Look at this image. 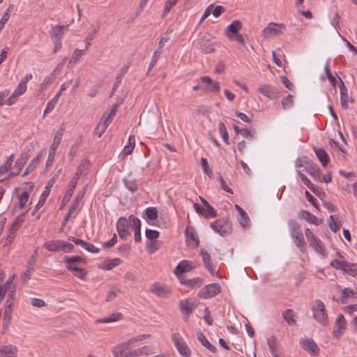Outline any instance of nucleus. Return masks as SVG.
I'll use <instances>...</instances> for the list:
<instances>
[{
  "mask_svg": "<svg viewBox=\"0 0 357 357\" xmlns=\"http://www.w3.org/2000/svg\"><path fill=\"white\" fill-rule=\"evenodd\" d=\"M339 259H333L331 261V266L335 269H340L344 273L355 276L357 275V264H352L347 261L344 257L339 252L336 253Z\"/></svg>",
  "mask_w": 357,
  "mask_h": 357,
  "instance_id": "f257e3e1",
  "label": "nucleus"
},
{
  "mask_svg": "<svg viewBox=\"0 0 357 357\" xmlns=\"http://www.w3.org/2000/svg\"><path fill=\"white\" fill-rule=\"evenodd\" d=\"M213 231L218 233L222 236H228L231 233V223L229 218H223L218 219L211 224Z\"/></svg>",
  "mask_w": 357,
  "mask_h": 357,
  "instance_id": "f03ea898",
  "label": "nucleus"
},
{
  "mask_svg": "<svg viewBox=\"0 0 357 357\" xmlns=\"http://www.w3.org/2000/svg\"><path fill=\"white\" fill-rule=\"evenodd\" d=\"M63 261L66 264V268L69 271H74L75 273V275L77 277H78L81 279L84 278L85 275L87 273L86 271L83 268H80L76 266L73 265V262L84 261V259L81 257H79V256H73V257L65 256L63 257Z\"/></svg>",
  "mask_w": 357,
  "mask_h": 357,
  "instance_id": "7ed1b4c3",
  "label": "nucleus"
},
{
  "mask_svg": "<svg viewBox=\"0 0 357 357\" xmlns=\"http://www.w3.org/2000/svg\"><path fill=\"white\" fill-rule=\"evenodd\" d=\"M288 225L291 237L294 239V242L297 246L301 248V251H303L304 241L300 225L294 220H289Z\"/></svg>",
  "mask_w": 357,
  "mask_h": 357,
  "instance_id": "20e7f679",
  "label": "nucleus"
},
{
  "mask_svg": "<svg viewBox=\"0 0 357 357\" xmlns=\"http://www.w3.org/2000/svg\"><path fill=\"white\" fill-rule=\"evenodd\" d=\"M220 291V285L218 283H212L202 288L198 294V296L203 299H207L215 296Z\"/></svg>",
  "mask_w": 357,
  "mask_h": 357,
  "instance_id": "39448f33",
  "label": "nucleus"
},
{
  "mask_svg": "<svg viewBox=\"0 0 357 357\" xmlns=\"http://www.w3.org/2000/svg\"><path fill=\"white\" fill-rule=\"evenodd\" d=\"M213 39V37L209 33H206L200 38L199 44L200 50L203 53L209 54L215 50Z\"/></svg>",
  "mask_w": 357,
  "mask_h": 357,
  "instance_id": "423d86ee",
  "label": "nucleus"
},
{
  "mask_svg": "<svg viewBox=\"0 0 357 357\" xmlns=\"http://www.w3.org/2000/svg\"><path fill=\"white\" fill-rule=\"evenodd\" d=\"M172 340L181 355L185 357H189L190 356V349L187 346L183 339L179 335V334L173 333L172 335Z\"/></svg>",
  "mask_w": 357,
  "mask_h": 357,
  "instance_id": "0eeeda50",
  "label": "nucleus"
},
{
  "mask_svg": "<svg viewBox=\"0 0 357 357\" xmlns=\"http://www.w3.org/2000/svg\"><path fill=\"white\" fill-rule=\"evenodd\" d=\"M316 310H314V318L320 324L325 325L328 323V314L326 310L325 305L321 301H316Z\"/></svg>",
  "mask_w": 357,
  "mask_h": 357,
  "instance_id": "6e6552de",
  "label": "nucleus"
},
{
  "mask_svg": "<svg viewBox=\"0 0 357 357\" xmlns=\"http://www.w3.org/2000/svg\"><path fill=\"white\" fill-rule=\"evenodd\" d=\"M347 320L343 314H340L335 322L334 330L333 331V336L336 339H339L347 329Z\"/></svg>",
  "mask_w": 357,
  "mask_h": 357,
  "instance_id": "1a4fd4ad",
  "label": "nucleus"
},
{
  "mask_svg": "<svg viewBox=\"0 0 357 357\" xmlns=\"http://www.w3.org/2000/svg\"><path fill=\"white\" fill-rule=\"evenodd\" d=\"M284 29L285 25L284 24L271 22L262 31V36L266 38L271 36L280 35Z\"/></svg>",
  "mask_w": 357,
  "mask_h": 357,
  "instance_id": "9d476101",
  "label": "nucleus"
},
{
  "mask_svg": "<svg viewBox=\"0 0 357 357\" xmlns=\"http://www.w3.org/2000/svg\"><path fill=\"white\" fill-rule=\"evenodd\" d=\"M150 291L153 294L162 298L168 297L171 291L165 284H162L159 282L153 283L150 287Z\"/></svg>",
  "mask_w": 357,
  "mask_h": 357,
  "instance_id": "9b49d317",
  "label": "nucleus"
},
{
  "mask_svg": "<svg viewBox=\"0 0 357 357\" xmlns=\"http://www.w3.org/2000/svg\"><path fill=\"white\" fill-rule=\"evenodd\" d=\"M259 92L269 99H276L279 97L280 93L278 89L268 84H261L258 88Z\"/></svg>",
  "mask_w": 357,
  "mask_h": 357,
  "instance_id": "f8f14e48",
  "label": "nucleus"
},
{
  "mask_svg": "<svg viewBox=\"0 0 357 357\" xmlns=\"http://www.w3.org/2000/svg\"><path fill=\"white\" fill-rule=\"evenodd\" d=\"M193 206L197 213L201 214L206 218H215L218 215L216 211L210 204L206 207H202L195 203Z\"/></svg>",
  "mask_w": 357,
  "mask_h": 357,
  "instance_id": "ddd939ff",
  "label": "nucleus"
},
{
  "mask_svg": "<svg viewBox=\"0 0 357 357\" xmlns=\"http://www.w3.org/2000/svg\"><path fill=\"white\" fill-rule=\"evenodd\" d=\"M200 81L205 84L204 89L210 92L218 93L220 90V83L213 80L208 76H202L200 77Z\"/></svg>",
  "mask_w": 357,
  "mask_h": 357,
  "instance_id": "4468645a",
  "label": "nucleus"
},
{
  "mask_svg": "<svg viewBox=\"0 0 357 357\" xmlns=\"http://www.w3.org/2000/svg\"><path fill=\"white\" fill-rule=\"evenodd\" d=\"M242 28V23L240 20H234L229 25L225 31V35L229 40L232 37L238 33Z\"/></svg>",
  "mask_w": 357,
  "mask_h": 357,
  "instance_id": "2eb2a0df",
  "label": "nucleus"
},
{
  "mask_svg": "<svg viewBox=\"0 0 357 357\" xmlns=\"http://www.w3.org/2000/svg\"><path fill=\"white\" fill-rule=\"evenodd\" d=\"M195 266L192 265V263L188 260L181 261L175 268L174 273L180 278V275L190 271L193 269Z\"/></svg>",
  "mask_w": 357,
  "mask_h": 357,
  "instance_id": "dca6fc26",
  "label": "nucleus"
},
{
  "mask_svg": "<svg viewBox=\"0 0 357 357\" xmlns=\"http://www.w3.org/2000/svg\"><path fill=\"white\" fill-rule=\"evenodd\" d=\"M63 241L52 240L47 241L44 244V248L50 252L63 251Z\"/></svg>",
  "mask_w": 357,
  "mask_h": 357,
  "instance_id": "f3484780",
  "label": "nucleus"
},
{
  "mask_svg": "<svg viewBox=\"0 0 357 357\" xmlns=\"http://www.w3.org/2000/svg\"><path fill=\"white\" fill-rule=\"evenodd\" d=\"M17 349L9 344L0 346V357H16Z\"/></svg>",
  "mask_w": 357,
  "mask_h": 357,
  "instance_id": "a211bd4d",
  "label": "nucleus"
},
{
  "mask_svg": "<svg viewBox=\"0 0 357 357\" xmlns=\"http://www.w3.org/2000/svg\"><path fill=\"white\" fill-rule=\"evenodd\" d=\"M314 250L319 255L321 260L325 259L328 256V252L323 243L314 237Z\"/></svg>",
  "mask_w": 357,
  "mask_h": 357,
  "instance_id": "6ab92c4d",
  "label": "nucleus"
},
{
  "mask_svg": "<svg viewBox=\"0 0 357 357\" xmlns=\"http://www.w3.org/2000/svg\"><path fill=\"white\" fill-rule=\"evenodd\" d=\"M152 354H153V352L151 351V348L148 346H144L137 349L128 351L127 356L137 357L139 356H148Z\"/></svg>",
  "mask_w": 357,
  "mask_h": 357,
  "instance_id": "aec40b11",
  "label": "nucleus"
},
{
  "mask_svg": "<svg viewBox=\"0 0 357 357\" xmlns=\"http://www.w3.org/2000/svg\"><path fill=\"white\" fill-rule=\"evenodd\" d=\"M340 79H341L340 78ZM340 82H341V84L340 86V89L341 103H342V107L344 109H347L348 102H353L354 100L351 98L349 99V96L347 94V89L345 87L344 82L342 80H340Z\"/></svg>",
  "mask_w": 357,
  "mask_h": 357,
  "instance_id": "412c9836",
  "label": "nucleus"
},
{
  "mask_svg": "<svg viewBox=\"0 0 357 357\" xmlns=\"http://www.w3.org/2000/svg\"><path fill=\"white\" fill-rule=\"evenodd\" d=\"M314 151L316 154L317 159L321 162V165L323 167H326L330 160V158H329V156H328L327 152L323 149H315V148H314Z\"/></svg>",
  "mask_w": 357,
  "mask_h": 357,
  "instance_id": "4be33fe9",
  "label": "nucleus"
},
{
  "mask_svg": "<svg viewBox=\"0 0 357 357\" xmlns=\"http://www.w3.org/2000/svg\"><path fill=\"white\" fill-rule=\"evenodd\" d=\"M131 218H136L134 215H130L128 219L121 217L119 219L116 223V227L123 228L127 231H130L133 229L132 220Z\"/></svg>",
  "mask_w": 357,
  "mask_h": 357,
  "instance_id": "5701e85b",
  "label": "nucleus"
},
{
  "mask_svg": "<svg viewBox=\"0 0 357 357\" xmlns=\"http://www.w3.org/2000/svg\"><path fill=\"white\" fill-rule=\"evenodd\" d=\"M128 351L123 342L114 347L112 350L114 357H128L127 356Z\"/></svg>",
  "mask_w": 357,
  "mask_h": 357,
  "instance_id": "b1692460",
  "label": "nucleus"
},
{
  "mask_svg": "<svg viewBox=\"0 0 357 357\" xmlns=\"http://www.w3.org/2000/svg\"><path fill=\"white\" fill-rule=\"evenodd\" d=\"M179 305L181 310L188 314H191L197 307L195 303H190L188 299L181 301Z\"/></svg>",
  "mask_w": 357,
  "mask_h": 357,
  "instance_id": "393cba45",
  "label": "nucleus"
},
{
  "mask_svg": "<svg viewBox=\"0 0 357 357\" xmlns=\"http://www.w3.org/2000/svg\"><path fill=\"white\" fill-rule=\"evenodd\" d=\"M328 100H329V98H328V96L326 95V94H323L320 98V100H318V103L319 105H321L323 104L324 105V107H320L319 109H328L329 111L331 112V114L332 115V116L335 119L337 120V114H335V112L333 111V107L331 105H330L328 104Z\"/></svg>",
  "mask_w": 357,
  "mask_h": 357,
  "instance_id": "a878e982",
  "label": "nucleus"
},
{
  "mask_svg": "<svg viewBox=\"0 0 357 357\" xmlns=\"http://www.w3.org/2000/svg\"><path fill=\"white\" fill-rule=\"evenodd\" d=\"M123 315L120 312L113 313L109 315L108 317H105L103 319H98L96 320V324H108L111 322H114L122 319Z\"/></svg>",
  "mask_w": 357,
  "mask_h": 357,
  "instance_id": "bb28decb",
  "label": "nucleus"
},
{
  "mask_svg": "<svg viewBox=\"0 0 357 357\" xmlns=\"http://www.w3.org/2000/svg\"><path fill=\"white\" fill-rule=\"evenodd\" d=\"M201 255L202 256L203 262L206 268L210 272L211 275H214L215 269L211 263V257L206 251L202 250Z\"/></svg>",
  "mask_w": 357,
  "mask_h": 357,
  "instance_id": "cd10ccee",
  "label": "nucleus"
},
{
  "mask_svg": "<svg viewBox=\"0 0 357 357\" xmlns=\"http://www.w3.org/2000/svg\"><path fill=\"white\" fill-rule=\"evenodd\" d=\"M132 220L133 229L135 231V241L139 243L142 240L141 237V221L137 218H131Z\"/></svg>",
  "mask_w": 357,
  "mask_h": 357,
  "instance_id": "c85d7f7f",
  "label": "nucleus"
},
{
  "mask_svg": "<svg viewBox=\"0 0 357 357\" xmlns=\"http://www.w3.org/2000/svg\"><path fill=\"white\" fill-rule=\"evenodd\" d=\"M28 160V157L26 154H21L20 158L15 161L14 169L16 170L15 172H13L12 174L17 175L21 171L22 168L24 167L25 163Z\"/></svg>",
  "mask_w": 357,
  "mask_h": 357,
  "instance_id": "c756f323",
  "label": "nucleus"
},
{
  "mask_svg": "<svg viewBox=\"0 0 357 357\" xmlns=\"http://www.w3.org/2000/svg\"><path fill=\"white\" fill-rule=\"evenodd\" d=\"M77 184V177L73 178L63 197V202H68L73 195V191Z\"/></svg>",
  "mask_w": 357,
  "mask_h": 357,
  "instance_id": "7c9ffc66",
  "label": "nucleus"
},
{
  "mask_svg": "<svg viewBox=\"0 0 357 357\" xmlns=\"http://www.w3.org/2000/svg\"><path fill=\"white\" fill-rule=\"evenodd\" d=\"M110 123H111L109 122V119L105 120V119H103V122H99L96 126V128L94 130L95 135H98V137H101V136L105 132L106 129L107 128L108 126Z\"/></svg>",
  "mask_w": 357,
  "mask_h": 357,
  "instance_id": "2f4dec72",
  "label": "nucleus"
},
{
  "mask_svg": "<svg viewBox=\"0 0 357 357\" xmlns=\"http://www.w3.org/2000/svg\"><path fill=\"white\" fill-rule=\"evenodd\" d=\"M197 339L198 340L202 343L203 346L206 347L209 351H211L213 353H215L216 351V348L213 345H212L208 340L206 338L205 335L199 332L197 333Z\"/></svg>",
  "mask_w": 357,
  "mask_h": 357,
  "instance_id": "473e14b6",
  "label": "nucleus"
},
{
  "mask_svg": "<svg viewBox=\"0 0 357 357\" xmlns=\"http://www.w3.org/2000/svg\"><path fill=\"white\" fill-rule=\"evenodd\" d=\"M294 312L291 309L286 310L282 313V317L284 320L289 325H296V320L294 319Z\"/></svg>",
  "mask_w": 357,
  "mask_h": 357,
  "instance_id": "72a5a7b5",
  "label": "nucleus"
},
{
  "mask_svg": "<svg viewBox=\"0 0 357 357\" xmlns=\"http://www.w3.org/2000/svg\"><path fill=\"white\" fill-rule=\"evenodd\" d=\"M36 263V259L33 257L26 263V270L24 273V280H29L31 277V273L34 269V265Z\"/></svg>",
  "mask_w": 357,
  "mask_h": 357,
  "instance_id": "f704fd0d",
  "label": "nucleus"
},
{
  "mask_svg": "<svg viewBox=\"0 0 357 357\" xmlns=\"http://www.w3.org/2000/svg\"><path fill=\"white\" fill-rule=\"evenodd\" d=\"M121 262V261L119 258H114L110 260H107L104 262V264L101 266V268L105 270H112L113 268L119 265Z\"/></svg>",
  "mask_w": 357,
  "mask_h": 357,
  "instance_id": "c9c22d12",
  "label": "nucleus"
},
{
  "mask_svg": "<svg viewBox=\"0 0 357 357\" xmlns=\"http://www.w3.org/2000/svg\"><path fill=\"white\" fill-rule=\"evenodd\" d=\"M150 337V335L149 334H143V335H137L136 337H133L129 340H128L127 341L123 342L124 344V345L127 347V349H128V348L130 347V345H132V344L137 342H139V341H142L143 340H145V339H147Z\"/></svg>",
  "mask_w": 357,
  "mask_h": 357,
  "instance_id": "e433bc0d",
  "label": "nucleus"
},
{
  "mask_svg": "<svg viewBox=\"0 0 357 357\" xmlns=\"http://www.w3.org/2000/svg\"><path fill=\"white\" fill-rule=\"evenodd\" d=\"M238 220L243 228L245 229L248 226L250 219L244 210H241V211L238 213Z\"/></svg>",
  "mask_w": 357,
  "mask_h": 357,
  "instance_id": "4c0bfd02",
  "label": "nucleus"
},
{
  "mask_svg": "<svg viewBox=\"0 0 357 357\" xmlns=\"http://www.w3.org/2000/svg\"><path fill=\"white\" fill-rule=\"evenodd\" d=\"M301 347L312 354V340L310 338H301L299 340Z\"/></svg>",
  "mask_w": 357,
  "mask_h": 357,
  "instance_id": "58836bf2",
  "label": "nucleus"
},
{
  "mask_svg": "<svg viewBox=\"0 0 357 357\" xmlns=\"http://www.w3.org/2000/svg\"><path fill=\"white\" fill-rule=\"evenodd\" d=\"M179 280L182 284H185L190 287L200 286L202 283V279L199 278H195L190 280H183L182 278H180Z\"/></svg>",
  "mask_w": 357,
  "mask_h": 357,
  "instance_id": "ea45409f",
  "label": "nucleus"
},
{
  "mask_svg": "<svg viewBox=\"0 0 357 357\" xmlns=\"http://www.w3.org/2000/svg\"><path fill=\"white\" fill-rule=\"evenodd\" d=\"M52 40H61L63 36V31L61 26H54L50 33Z\"/></svg>",
  "mask_w": 357,
  "mask_h": 357,
  "instance_id": "a19ab883",
  "label": "nucleus"
},
{
  "mask_svg": "<svg viewBox=\"0 0 357 357\" xmlns=\"http://www.w3.org/2000/svg\"><path fill=\"white\" fill-rule=\"evenodd\" d=\"M39 163V155L36 157L34 159L32 160L31 163L27 166L26 169L24 170L22 176H26L31 172H32L37 167V165Z\"/></svg>",
  "mask_w": 357,
  "mask_h": 357,
  "instance_id": "79ce46f5",
  "label": "nucleus"
},
{
  "mask_svg": "<svg viewBox=\"0 0 357 357\" xmlns=\"http://www.w3.org/2000/svg\"><path fill=\"white\" fill-rule=\"evenodd\" d=\"M356 291L349 288H344L342 291L341 298L342 302L346 303L349 298L354 297Z\"/></svg>",
  "mask_w": 357,
  "mask_h": 357,
  "instance_id": "37998d69",
  "label": "nucleus"
},
{
  "mask_svg": "<svg viewBox=\"0 0 357 357\" xmlns=\"http://www.w3.org/2000/svg\"><path fill=\"white\" fill-rule=\"evenodd\" d=\"M298 218L300 220H305L310 224H312V215L305 210H301L298 213Z\"/></svg>",
  "mask_w": 357,
  "mask_h": 357,
  "instance_id": "c03bdc74",
  "label": "nucleus"
},
{
  "mask_svg": "<svg viewBox=\"0 0 357 357\" xmlns=\"http://www.w3.org/2000/svg\"><path fill=\"white\" fill-rule=\"evenodd\" d=\"M50 190L48 189V187L47 186L45 188V190L42 193V195H41V196H40V197L39 199V201H38V202L37 203V204L36 206V210H38L40 208H41L44 205V204H45V202L46 201V199H47V197H48V195L50 194Z\"/></svg>",
  "mask_w": 357,
  "mask_h": 357,
  "instance_id": "a18cd8bd",
  "label": "nucleus"
},
{
  "mask_svg": "<svg viewBox=\"0 0 357 357\" xmlns=\"http://www.w3.org/2000/svg\"><path fill=\"white\" fill-rule=\"evenodd\" d=\"M13 305V301L11 299L10 301L8 298L6 303V307L4 310V319L9 320L12 315V306Z\"/></svg>",
  "mask_w": 357,
  "mask_h": 357,
  "instance_id": "49530a36",
  "label": "nucleus"
},
{
  "mask_svg": "<svg viewBox=\"0 0 357 357\" xmlns=\"http://www.w3.org/2000/svg\"><path fill=\"white\" fill-rule=\"evenodd\" d=\"M83 52L84 50H79V49H75L70 61H69V63H68V67L69 68L70 67V65L71 63H75L76 62H77V61L80 59V57L82 56L83 54Z\"/></svg>",
  "mask_w": 357,
  "mask_h": 357,
  "instance_id": "de8ad7c7",
  "label": "nucleus"
},
{
  "mask_svg": "<svg viewBox=\"0 0 357 357\" xmlns=\"http://www.w3.org/2000/svg\"><path fill=\"white\" fill-rule=\"evenodd\" d=\"M29 197V194L27 192H23L18 196L19 199V204L18 207L19 208L22 209L25 204L28 202Z\"/></svg>",
  "mask_w": 357,
  "mask_h": 357,
  "instance_id": "09e8293b",
  "label": "nucleus"
},
{
  "mask_svg": "<svg viewBox=\"0 0 357 357\" xmlns=\"http://www.w3.org/2000/svg\"><path fill=\"white\" fill-rule=\"evenodd\" d=\"M219 132H220V134L221 135V137H222L223 141L226 144H228L229 135H228L225 125L222 122L220 123V124H219Z\"/></svg>",
  "mask_w": 357,
  "mask_h": 357,
  "instance_id": "8fccbe9b",
  "label": "nucleus"
},
{
  "mask_svg": "<svg viewBox=\"0 0 357 357\" xmlns=\"http://www.w3.org/2000/svg\"><path fill=\"white\" fill-rule=\"evenodd\" d=\"M146 215L149 219L155 220L158 218V211L154 207L147 208L146 209Z\"/></svg>",
  "mask_w": 357,
  "mask_h": 357,
  "instance_id": "3c124183",
  "label": "nucleus"
},
{
  "mask_svg": "<svg viewBox=\"0 0 357 357\" xmlns=\"http://www.w3.org/2000/svg\"><path fill=\"white\" fill-rule=\"evenodd\" d=\"M13 10V5L9 6V7L7 8V10L3 13L1 20L0 23H1V25L4 26L5 24L8 22L9 17H10V13Z\"/></svg>",
  "mask_w": 357,
  "mask_h": 357,
  "instance_id": "603ef678",
  "label": "nucleus"
},
{
  "mask_svg": "<svg viewBox=\"0 0 357 357\" xmlns=\"http://www.w3.org/2000/svg\"><path fill=\"white\" fill-rule=\"evenodd\" d=\"M282 104L284 109H289L293 105V96L289 95L287 97L283 98Z\"/></svg>",
  "mask_w": 357,
  "mask_h": 357,
  "instance_id": "864d4df0",
  "label": "nucleus"
},
{
  "mask_svg": "<svg viewBox=\"0 0 357 357\" xmlns=\"http://www.w3.org/2000/svg\"><path fill=\"white\" fill-rule=\"evenodd\" d=\"M324 70H325V72L326 73V75H327V77H328L329 82H331V84L333 86H335L336 84V79H335V77H333L331 73L328 63H326V65L324 66Z\"/></svg>",
  "mask_w": 357,
  "mask_h": 357,
  "instance_id": "5fc2aeb1",
  "label": "nucleus"
},
{
  "mask_svg": "<svg viewBox=\"0 0 357 357\" xmlns=\"http://www.w3.org/2000/svg\"><path fill=\"white\" fill-rule=\"evenodd\" d=\"M328 225L331 231H333L334 233H336L340 227V226L334 220L333 215L329 216Z\"/></svg>",
  "mask_w": 357,
  "mask_h": 357,
  "instance_id": "6e6d98bb",
  "label": "nucleus"
},
{
  "mask_svg": "<svg viewBox=\"0 0 357 357\" xmlns=\"http://www.w3.org/2000/svg\"><path fill=\"white\" fill-rule=\"evenodd\" d=\"M64 130H65V128L61 127V128H60V129H59L56 132L54 137V139H53L54 142H55L56 144H60L62 137L63 136Z\"/></svg>",
  "mask_w": 357,
  "mask_h": 357,
  "instance_id": "4d7b16f0",
  "label": "nucleus"
},
{
  "mask_svg": "<svg viewBox=\"0 0 357 357\" xmlns=\"http://www.w3.org/2000/svg\"><path fill=\"white\" fill-rule=\"evenodd\" d=\"M123 79V75H119L116 77V79L114 81V83L113 84L112 91L110 93V97L113 96L114 94V92L117 90V89L119 87L120 84L121 83Z\"/></svg>",
  "mask_w": 357,
  "mask_h": 357,
  "instance_id": "13d9d810",
  "label": "nucleus"
},
{
  "mask_svg": "<svg viewBox=\"0 0 357 357\" xmlns=\"http://www.w3.org/2000/svg\"><path fill=\"white\" fill-rule=\"evenodd\" d=\"M120 291V290L119 289H116L115 288H112L111 289L107 294V296H106V298H105V301L107 302H110L112 301H113L116 296H117V294Z\"/></svg>",
  "mask_w": 357,
  "mask_h": 357,
  "instance_id": "bf43d9fd",
  "label": "nucleus"
},
{
  "mask_svg": "<svg viewBox=\"0 0 357 357\" xmlns=\"http://www.w3.org/2000/svg\"><path fill=\"white\" fill-rule=\"evenodd\" d=\"M117 109H118V105H114L112 106V108L111 109L109 113L107 114V116L106 117L105 116V114L102 116V120L103 119H105V120H108L109 119V122L111 123L112 121L113 117L116 115Z\"/></svg>",
  "mask_w": 357,
  "mask_h": 357,
  "instance_id": "052dcab7",
  "label": "nucleus"
},
{
  "mask_svg": "<svg viewBox=\"0 0 357 357\" xmlns=\"http://www.w3.org/2000/svg\"><path fill=\"white\" fill-rule=\"evenodd\" d=\"M241 135L248 140H252L255 137L256 132L247 128H243V131Z\"/></svg>",
  "mask_w": 357,
  "mask_h": 357,
  "instance_id": "680f3d73",
  "label": "nucleus"
},
{
  "mask_svg": "<svg viewBox=\"0 0 357 357\" xmlns=\"http://www.w3.org/2000/svg\"><path fill=\"white\" fill-rule=\"evenodd\" d=\"M145 235L146 238L150 240H155L159 236V232L157 230L153 229H146L145 231Z\"/></svg>",
  "mask_w": 357,
  "mask_h": 357,
  "instance_id": "e2e57ef3",
  "label": "nucleus"
},
{
  "mask_svg": "<svg viewBox=\"0 0 357 357\" xmlns=\"http://www.w3.org/2000/svg\"><path fill=\"white\" fill-rule=\"evenodd\" d=\"M56 104H57V102H56L55 100H51L47 102L46 108L43 113V118H45V116L48 113H50L51 111H52L54 109V108L55 107Z\"/></svg>",
  "mask_w": 357,
  "mask_h": 357,
  "instance_id": "0e129e2a",
  "label": "nucleus"
},
{
  "mask_svg": "<svg viewBox=\"0 0 357 357\" xmlns=\"http://www.w3.org/2000/svg\"><path fill=\"white\" fill-rule=\"evenodd\" d=\"M96 34L94 31H89L87 36H86L84 41L86 43V50H87L91 45V41L96 38Z\"/></svg>",
  "mask_w": 357,
  "mask_h": 357,
  "instance_id": "69168bd1",
  "label": "nucleus"
},
{
  "mask_svg": "<svg viewBox=\"0 0 357 357\" xmlns=\"http://www.w3.org/2000/svg\"><path fill=\"white\" fill-rule=\"evenodd\" d=\"M178 0H167L165 3L164 14L170 11L172 7L176 3Z\"/></svg>",
  "mask_w": 357,
  "mask_h": 357,
  "instance_id": "338daca9",
  "label": "nucleus"
},
{
  "mask_svg": "<svg viewBox=\"0 0 357 357\" xmlns=\"http://www.w3.org/2000/svg\"><path fill=\"white\" fill-rule=\"evenodd\" d=\"M26 86L19 83L16 89L13 91L14 96L19 97L20 96L22 95L26 91Z\"/></svg>",
  "mask_w": 357,
  "mask_h": 357,
  "instance_id": "774afa93",
  "label": "nucleus"
}]
</instances>
